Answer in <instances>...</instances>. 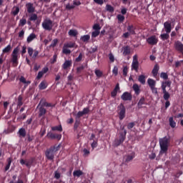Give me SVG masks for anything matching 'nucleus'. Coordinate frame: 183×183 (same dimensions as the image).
<instances>
[{
    "label": "nucleus",
    "mask_w": 183,
    "mask_h": 183,
    "mask_svg": "<svg viewBox=\"0 0 183 183\" xmlns=\"http://www.w3.org/2000/svg\"><path fill=\"white\" fill-rule=\"evenodd\" d=\"M69 36L76 37L78 35L77 30L75 29H71L68 32Z\"/></svg>",
    "instance_id": "30"
},
{
    "label": "nucleus",
    "mask_w": 183,
    "mask_h": 183,
    "mask_svg": "<svg viewBox=\"0 0 183 183\" xmlns=\"http://www.w3.org/2000/svg\"><path fill=\"white\" fill-rule=\"evenodd\" d=\"M42 28L46 31H51L53 29V21L51 19H45L41 24Z\"/></svg>",
    "instance_id": "4"
},
{
    "label": "nucleus",
    "mask_w": 183,
    "mask_h": 183,
    "mask_svg": "<svg viewBox=\"0 0 183 183\" xmlns=\"http://www.w3.org/2000/svg\"><path fill=\"white\" fill-rule=\"evenodd\" d=\"M47 87H48V84H47V82L45 81H41V82L39 84V89L40 90H44V89H46Z\"/></svg>",
    "instance_id": "23"
},
{
    "label": "nucleus",
    "mask_w": 183,
    "mask_h": 183,
    "mask_svg": "<svg viewBox=\"0 0 183 183\" xmlns=\"http://www.w3.org/2000/svg\"><path fill=\"white\" fill-rule=\"evenodd\" d=\"M131 54V47L129 46H124L122 47V55L127 56Z\"/></svg>",
    "instance_id": "11"
},
{
    "label": "nucleus",
    "mask_w": 183,
    "mask_h": 183,
    "mask_svg": "<svg viewBox=\"0 0 183 183\" xmlns=\"http://www.w3.org/2000/svg\"><path fill=\"white\" fill-rule=\"evenodd\" d=\"M79 125H80V121L76 120L74 125V129L76 130L78 129V127H79Z\"/></svg>",
    "instance_id": "57"
},
{
    "label": "nucleus",
    "mask_w": 183,
    "mask_h": 183,
    "mask_svg": "<svg viewBox=\"0 0 183 183\" xmlns=\"http://www.w3.org/2000/svg\"><path fill=\"white\" fill-rule=\"evenodd\" d=\"M117 114L119 115V120H123L126 117V108L124 104L121 103L117 107Z\"/></svg>",
    "instance_id": "3"
},
{
    "label": "nucleus",
    "mask_w": 183,
    "mask_h": 183,
    "mask_svg": "<svg viewBox=\"0 0 183 183\" xmlns=\"http://www.w3.org/2000/svg\"><path fill=\"white\" fill-rule=\"evenodd\" d=\"M94 74H95V75L97 76V77L98 79L102 77L103 75H104L103 72L101 71L99 69H96V70L94 71Z\"/></svg>",
    "instance_id": "36"
},
{
    "label": "nucleus",
    "mask_w": 183,
    "mask_h": 183,
    "mask_svg": "<svg viewBox=\"0 0 183 183\" xmlns=\"http://www.w3.org/2000/svg\"><path fill=\"white\" fill-rule=\"evenodd\" d=\"M20 11V9L19 6H14L13 7V11H11V14H13L14 16H16Z\"/></svg>",
    "instance_id": "37"
},
{
    "label": "nucleus",
    "mask_w": 183,
    "mask_h": 183,
    "mask_svg": "<svg viewBox=\"0 0 183 183\" xmlns=\"http://www.w3.org/2000/svg\"><path fill=\"white\" fill-rule=\"evenodd\" d=\"M132 89L134 91L135 94L139 95L141 93V89L139 86L137 84H134L132 86Z\"/></svg>",
    "instance_id": "19"
},
{
    "label": "nucleus",
    "mask_w": 183,
    "mask_h": 183,
    "mask_svg": "<svg viewBox=\"0 0 183 183\" xmlns=\"http://www.w3.org/2000/svg\"><path fill=\"white\" fill-rule=\"evenodd\" d=\"M27 52L29 56H33V53H34V49L31 47H28L27 48Z\"/></svg>",
    "instance_id": "50"
},
{
    "label": "nucleus",
    "mask_w": 183,
    "mask_h": 183,
    "mask_svg": "<svg viewBox=\"0 0 183 183\" xmlns=\"http://www.w3.org/2000/svg\"><path fill=\"white\" fill-rule=\"evenodd\" d=\"M138 81L142 84L144 85L146 84V76L144 75H140L138 76Z\"/></svg>",
    "instance_id": "29"
},
{
    "label": "nucleus",
    "mask_w": 183,
    "mask_h": 183,
    "mask_svg": "<svg viewBox=\"0 0 183 183\" xmlns=\"http://www.w3.org/2000/svg\"><path fill=\"white\" fill-rule=\"evenodd\" d=\"M159 69L160 68H159V65H157V64L154 65V66L152 71V74L154 77H157L158 76Z\"/></svg>",
    "instance_id": "15"
},
{
    "label": "nucleus",
    "mask_w": 183,
    "mask_h": 183,
    "mask_svg": "<svg viewBox=\"0 0 183 183\" xmlns=\"http://www.w3.org/2000/svg\"><path fill=\"white\" fill-rule=\"evenodd\" d=\"M66 48H74L75 46V43H67L64 44Z\"/></svg>",
    "instance_id": "47"
},
{
    "label": "nucleus",
    "mask_w": 183,
    "mask_h": 183,
    "mask_svg": "<svg viewBox=\"0 0 183 183\" xmlns=\"http://www.w3.org/2000/svg\"><path fill=\"white\" fill-rule=\"evenodd\" d=\"M26 8L29 14H34L35 12V7L34 6V4L27 3L26 4Z\"/></svg>",
    "instance_id": "10"
},
{
    "label": "nucleus",
    "mask_w": 183,
    "mask_h": 183,
    "mask_svg": "<svg viewBox=\"0 0 183 183\" xmlns=\"http://www.w3.org/2000/svg\"><path fill=\"white\" fill-rule=\"evenodd\" d=\"M90 39H91L90 35H84L80 37V41H81L84 43H88Z\"/></svg>",
    "instance_id": "24"
},
{
    "label": "nucleus",
    "mask_w": 183,
    "mask_h": 183,
    "mask_svg": "<svg viewBox=\"0 0 183 183\" xmlns=\"http://www.w3.org/2000/svg\"><path fill=\"white\" fill-rule=\"evenodd\" d=\"M117 19L118 20V22L123 23L125 20V16H122L121 14H119V15L117 16Z\"/></svg>",
    "instance_id": "39"
},
{
    "label": "nucleus",
    "mask_w": 183,
    "mask_h": 183,
    "mask_svg": "<svg viewBox=\"0 0 183 183\" xmlns=\"http://www.w3.org/2000/svg\"><path fill=\"white\" fill-rule=\"evenodd\" d=\"M56 61H57V55H56V54H54V55L53 56V57H52V59H51L50 63H51V64H53L56 63Z\"/></svg>",
    "instance_id": "53"
},
{
    "label": "nucleus",
    "mask_w": 183,
    "mask_h": 183,
    "mask_svg": "<svg viewBox=\"0 0 183 183\" xmlns=\"http://www.w3.org/2000/svg\"><path fill=\"white\" fill-rule=\"evenodd\" d=\"M106 10L110 13L114 12V8L109 4L106 5Z\"/></svg>",
    "instance_id": "40"
},
{
    "label": "nucleus",
    "mask_w": 183,
    "mask_h": 183,
    "mask_svg": "<svg viewBox=\"0 0 183 183\" xmlns=\"http://www.w3.org/2000/svg\"><path fill=\"white\" fill-rule=\"evenodd\" d=\"M169 124L172 128H175L177 127V122L174 120V117H172L169 118Z\"/></svg>",
    "instance_id": "26"
},
{
    "label": "nucleus",
    "mask_w": 183,
    "mask_h": 183,
    "mask_svg": "<svg viewBox=\"0 0 183 183\" xmlns=\"http://www.w3.org/2000/svg\"><path fill=\"white\" fill-rule=\"evenodd\" d=\"M51 131H57L61 132L63 131V128L61 125L55 126L51 127Z\"/></svg>",
    "instance_id": "35"
},
{
    "label": "nucleus",
    "mask_w": 183,
    "mask_h": 183,
    "mask_svg": "<svg viewBox=\"0 0 183 183\" xmlns=\"http://www.w3.org/2000/svg\"><path fill=\"white\" fill-rule=\"evenodd\" d=\"M147 104L146 103V99L144 97H142L140 98L139 102L137 103V106L139 109L142 108V105Z\"/></svg>",
    "instance_id": "20"
},
{
    "label": "nucleus",
    "mask_w": 183,
    "mask_h": 183,
    "mask_svg": "<svg viewBox=\"0 0 183 183\" xmlns=\"http://www.w3.org/2000/svg\"><path fill=\"white\" fill-rule=\"evenodd\" d=\"M32 163H33V160H28L26 162L25 165L27 167H30L31 166Z\"/></svg>",
    "instance_id": "64"
},
{
    "label": "nucleus",
    "mask_w": 183,
    "mask_h": 183,
    "mask_svg": "<svg viewBox=\"0 0 183 183\" xmlns=\"http://www.w3.org/2000/svg\"><path fill=\"white\" fill-rule=\"evenodd\" d=\"M122 72H123V76H124V77L127 76V74H128V72H129V68H128V66H124V67L123 68Z\"/></svg>",
    "instance_id": "45"
},
{
    "label": "nucleus",
    "mask_w": 183,
    "mask_h": 183,
    "mask_svg": "<svg viewBox=\"0 0 183 183\" xmlns=\"http://www.w3.org/2000/svg\"><path fill=\"white\" fill-rule=\"evenodd\" d=\"M93 29H94L95 31H99L101 29L100 25L98 24H96L93 26Z\"/></svg>",
    "instance_id": "58"
},
{
    "label": "nucleus",
    "mask_w": 183,
    "mask_h": 183,
    "mask_svg": "<svg viewBox=\"0 0 183 183\" xmlns=\"http://www.w3.org/2000/svg\"><path fill=\"white\" fill-rule=\"evenodd\" d=\"M37 19H38L37 14L32 13L31 15H29V21H35Z\"/></svg>",
    "instance_id": "31"
},
{
    "label": "nucleus",
    "mask_w": 183,
    "mask_h": 183,
    "mask_svg": "<svg viewBox=\"0 0 183 183\" xmlns=\"http://www.w3.org/2000/svg\"><path fill=\"white\" fill-rule=\"evenodd\" d=\"M109 61H110L112 63L114 62V61H115V57H114V56L113 55L112 53L109 54Z\"/></svg>",
    "instance_id": "49"
},
{
    "label": "nucleus",
    "mask_w": 183,
    "mask_h": 183,
    "mask_svg": "<svg viewBox=\"0 0 183 183\" xmlns=\"http://www.w3.org/2000/svg\"><path fill=\"white\" fill-rule=\"evenodd\" d=\"M27 142H31L34 139V136H31L30 134H27Z\"/></svg>",
    "instance_id": "61"
},
{
    "label": "nucleus",
    "mask_w": 183,
    "mask_h": 183,
    "mask_svg": "<svg viewBox=\"0 0 183 183\" xmlns=\"http://www.w3.org/2000/svg\"><path fill=\"white\" fill-rule=\"evenodd\" d=\"M99 34H100L99 31H95L92 33V37L96 38L99 35Z\"/></svg>",
    "instance_id": "55"
},
{
    "label": "nucleus",
    "mask_w": 183,
    "mask_h": 183,
    "mask_svg": "<svg viewBox=\"0 0 183 183\" xmlns=\"http://www.w3.org/2000/svg\"><path fill=\"white\" fill-rule=\"evenodd\" d=\"M58 44V39H55L53 40L52 43L50 45V47L54 48Z\"/></svg>",
    "instance_id": "56"
},
{
    "label": "nucleus",
    "mask_w": 183,
    "mask_h": 183,
    "mask_svg": "<svg viewBox=\"0 0 183 183\" xmlns=\"http://www.w3.org/2000/svg\"><path fill=\"white\" fill-rule=\"evenodd\" d=\"M46 114V109L42 107H40L39 108L38 117H41L44 116Z\"/></svg>",
    "instance_id": "22"
},
{
    "label": "nucleus",
    "mask_w": 183,
    "mask_h": 183,
    "mask_svg": "<svg viewBox=\"0 0 183 183\" xmlns=\"http://www.w3.org/2000/svg\"><path fill=\"white\" fill-rule=\"evenodd\" d=\"M12 47L11 45L7 46L4 49H3V54H7L11 51Z\"/></svg>",
    "instance_id": "44"
},
{
    "label": "nucleus",
    "mask_w": 183,
    "mask_h": 183,
    "mask_svg": "<svg viewBox=\"0 0 183 183\" xmlns=\"http://www.w3.org/2000/svg\"><path fill=\"white\" fill-rule=\"evenodd\" d=\"M159 37L162 41H165V40L169 39L170 36H169V34L166 33V34H161Z\"/></svg>",
    "instance_id": "33"
},
{
    "label": "nucleus",
    "mask_w": 183,
    "mask_h": 183,
    "mask_svg": "<svg viewBox=\"0 0 183 183\" xmlns=\"http://www.w3.org/2000/svg\"><path fill=\"white\" fill-rule=\"evenodd\" d=\"M89 112H90V110H89V107L84 108L82 110V112H83L84 115L89 114Z\"/></svg>",
    "instance_id": "63"
},
{
    "label": "nucleus",
    "mask_w": 183,
    "mask_h": 183,
    "mask_svg": "<svg viewBox=\"0 0 183 183\" xmlns=\"http://www.w3.org/2000/svg\"><path fill=\"white\" fill-rule=\"evenodd\" d=\"M164 29L165 30V32L167 34L171 33L172 27V23H169V21H166L164 23Z\"/></svg>",
    "instance_id": "12"
},
{
    "label": "nucleus",
    "mask_w": 183,
    "mask_h": 183,
    "mask_svg": "<svg viewBox=\"0 0 183 183\" xmlns=\"http://www.w3.org/2000/svg\"><path fill=\"white\" fill-rule=\"evenodd\" d=\"M122 143H124L123 142H122L120 139H116L114 142V147H119L120 146Z\"/></svg>",
    "instance_id": "42"
},
{
    "label": "nucleus",
    "mask_w": 183,
    "mask_h": 183,
    "mask_svg": "<svg viewBox=\"0 0 183 183\" xmlns=\"http://www.w3.org/2000/svg\"><path fill=\"white\" fill-rule=\"evenodd\" d=\"M127 134V130H124V132H119V137L118 139L124 142L126 139Z\"/></svg>",
    "instance_id": "18"
},
{
    "label": "nucleus",
    "mask_w": 183,
    "mask_h": 183,
    "mask_svg": "<svg viewBox=\"0 0 183 183\" xmlns=\"http://www.w3.org/2000/svg\"><path fill=\"white\" fill-rule=\"evenodd\" d=\"M62 53L66 55H68V54H70L71 51V50L68 49L67 47H65V46H64L62 49Z\"/></svg>",
    "instance_id": "41"
},
{
    "label": "nucleus",
    "mask_w": 183,
    "mask_h": 183,
    "mask_svg": "<svg viewBox=\"0 0 183 183\" xmlns=\"http://www.w3.org/2000/svg\"><path fill=\"white\" fill-rule=\"evenodd\" d=\"M160 146L159 154H167L169 146L170 144V137H164L159 139Z\"/></svg>",
    "instance_id": "2"
},
{
    "label": "nucleus",
    "mask_w": 183,
    "mask_h": 183,
    "mask_svg": "<svg viewBox=\"0 0 183 183\" xmlns=\"http://www.w3.org/2000/svg\"><path fill=\"white\" fill-rule=\"evenodd\" d=\"M83 54L80 53L77 58L75 59L76 62H80L82 60Z\"/></svg>",
    "instance_id": "54"
},
{
    "label": "nucleus",
    "mask_w": 183,
    "mask_h": 183,
    "mask_svg": "<svg viewBox=\"0 0 183 183\" xmlns=\"http://www.w3.org/2000/svg\"><path fill=\"white\" fill-rule=\"evenodd\" d=\"M128 32L131 34V35H135L136 34V27L134 25H128L127 28Z\"/></svg>",
    "instance_id": "14"
},
{
    "label": "nucleus",
    "mask_w": 183,
    "mask_h": 183,
    "mask_svg": "<svg viewBox=\"0 0 183 183\" xmlns=\"http://www.w3.org/2000/svg\"><path fill=\"white\" fill-rule=\"evenodd\" d=\"M46 131V130L45 128H43V127L41 128V131H40V132H39V134H40V137H43L45 135Z\"/></svg>",
    "instance_id": "52"
},
{
    "label": "nucleus",
    "mask_w": 183,
    "mask_h": 183,
    "mask_svg": "<svg viewBox=\"0 0 183 183\" xmlns=\"http://www.w3.org/2000/svg\"><path fill=\"white\" fill-rule=\"evenodd\" d=\"M19 81H21L23 84H30L31 81H26V79L24 76H21L19 78Z\"/></svg>",
    "instance_id": "43"
},
{
    "label": "nucleus",
    "mask_w": 183,
    "mask_h": 183,
    "mask_svg": "<svg viewBox=\"0 0 183 183\" xmlns=\"http://www.w3.org/2000/svg\"><path fill=\"white\" fill-rule=\"evenodd\" d=\"M26 24V19H21L19 20V26H24Z\"/></svg>",
    "instance_id": "46"
},
{
    "label": "nucleus",
    "mask_w": 183,
    "mask_h": 183,
    "mask_svg": "<svg viewBox=\"0 0 183 183\" xmlns=\"http://www.w3.org/2000/svg\"><path fill=\"white\" fill-rule=\"evenodd\" d=\"M36 38V34H31L26 39V42L27 43H31L33 40H34Z\"/></svg>",
    "instance_id": "28"
},
{
    "label": "nucleus",
    "mask_w": 183,
    "mask_h": 183,
    "mask_svg": "<svg viewBox=\"0 0 183 183\" xmlns=\"http://www.w3.org/2000/svg\"><path fill=\"white\" fill-rule=\"evenodd\" d=\"M46 137L50 139L61 140L62 135L59 134H54L52 132H48Z\"/></svg>",
    "instance_id": "7"
},
{
    "label": "nucleus",
    "mask_w": 183,
    "mask_h": 183,
    "mask_svg": "<svg viewBox=\"0 0 183 183\" xmlns=\"http://www.w3.org/2000/svg\"><path fill=\"white\" fill-rule=\"evenodd\" d=\"M134 126H135V123L134 122H131V123H129L127 127L128 129H133V127Z\"/></svg>",
    "instance_id": "59"
},
{
    "label": "nucleus",
    "mask_w": 183,
    "mask_h": 183,
    "mask_svg": "<svg viewBox=\"0 0 183 183\" xmlns=\"http://www.w3.org/2000/svg\"><path fill=\"white\" fill-rule=\"evenodd\" d=\"M23 105V97L20 95L17 98L16 108L19 109Z\"/></svg>",
    "instance_id": "27"
},
{
    "label": "nucleus",
    "mask_w": 183,
    "mask_h": 183,
    "mask_svg": "<svg viewBox=\"0 0 183 183\" xmlns=\"http://www.w3.org/2000/svg\"><path fill=\"white\" fill-rule=\"evenodd\" d=\"M147 42L152 46H154L158 44L159 39L156 36H151L147 39Z\"/></svg>",
    "instance_id": "6"
},
{
    "label": "nucleus",
    "mask_w": 183,
    "mask_h": 183,
    "mask_svg": "<svg viewBox=\"0 0 183 183\" xmlns=\"http://www.w3.org/2000/svg\"><path fill=\"white\" fill-rule=\"evenodd\" d=\"M134 157H135V153L134 152H132L130 154L125 155L124 157V162L128 163V162H131L132 160H133V159Z\"/></svg>",
    "instance_id": "13"
},
{
    "label": "nucleus",
    "mask_w": 183,
    "mask_h": 183,
    "mask_svg": "<svg viewBox=\"0 0 183 183\" xmlns=\"http://www.w3.org/2000/svg\"><path fill=\"white\" fill-rule=\"evenodd\" d=\"M71 66H72V61L66 60L62 64L61 67L64 69H67L68 68L71 67Z\"/></svg>",
    "instance_id": "17"
},
{
    "label": "nucleus",
    "mask_w": 183,
    "mask_h": 183,
    "mask_svg": "<svg viewBox=\"0 0 183 183\" xmlns=\"http://www.w3.org/2000/svg\"><path fill=\"white\" fill-rule=\"evenodd\" d=\"M174 46L177 51L183 52V44L180 41H176L174 44Z\"/></svg>",
    "instance_id": "9"
},
{
    "label": "nucleus",
    "mask_w": 183,
    "mask_h": 183,
    "mask_svg": "<svg viewBox=\"0 0 183 183\" xmlns=\"http://www.w3.org/2000/svg\"><path fill=\"white\" fill-rule=\"evenodd\" d=\"M12 162V159L10 157L7 159V164H6V167H4V171H8L11 167Z\"/></svg>",
    "instance_id": "32"
},
{
    "label": "nucleus",
    "mask_w": 183,
    "mask_h": 183,
    "mask_svg": "<svg viewBox=\"0 0 183 183\" xmlns=\"http://www.w3.org/2000/svg\"><path fill=\"white\" fill-rule=\"evenodd\" d=\"M83 172L82 171H81V170H76V171H74L73 172V175L74 176V177H81V175H83Z\"/></svg>",
    "instance_id": "38"
},
{
    "label": "nucleus",
    "mask_w": 183,
    "mask_h": 183,
    "mask_svg": "<svg viewBox=\"0 0 183 183\" xmlns=\"http://www.w3.org/2000/svg\"><path fill=\"white\" fill-rule=\"evenodd\" d=\"M44 76V74L41 71L38 72V74L36 76V79H40L42 78V76Z\"/></svg>",
    "instance_id": "62"
},
{
    "label": "nucleus",
    "mask_w": 183,
    "mask_h": 183,
    "mask_svg": "<svg viewBox=\"0 0 183 183\" xmlns=\"http://www.w3.org/2000/svg\"><path fill=\"white\" fill-rule=\"evenodd\" d=\"M20 51V48L19 46L14 48V50H13V53H11V62L14 64H18V56H19V52Z\"/></svg>",
    "instance_id": "5"
},
{
    "label": "nucleus",
    "mask_w": 183,
    "mask_h": 183,
    "mask_svg": "<svg viewBox=\"0 0 183 183\" xmlns=\"http://www.w3.org/2000/svg\"><path fill=\"white\" fill-rule=\"evenodd\" d=\"M121 99L123 101H132V95L131 93L125 92L121 96Z\"/></svg>",
    "instance_id": "8"
},
{
    "label": "nucleus",
    "mask_w": 183,
    "mask_h": 183,
    "mask_svg": "<svg viewBox=\"0 0 183 183\" xmlns=\"http://www.w3.org/2000/svg\"><path fill=\"white\" fill-rule=\"evenodd\" d=\"M160 77L162 78L163 79L166 80L169 79V76L167 73L162 72L160 74Z\"/></svg>",
    "instance_id": "48"
},
{
    "label": "nucleus",
    "mask_w": 183,
    "mask_h": 183,
    "mask_svg": "<svg viewBox=\"0 0 183 183\" xmlns=\"http://www.w3.org/2000/svg\"><path fill=\"white\" fill-rule=\"evenodd\" d=\"M19 137H25L26 136V132L24 128H21L18 132Z\"/></svg>",
    "instance_id": "25"
},
{
    "label": "nucleus",
    "mask_w": 183,
    "mask_h": 183,
    "mask_svg": "<svg viewBox=\"0 0 183 183\" xmlns=\"http://www.w3.org/2000/svg\"><path fill=\"white\" fill-rule=\"evenodd\" d=\"M163 98L165 101H168L169 99V98L171 97V95L170 94L167 92V91H165V92H163Z\"/></svg>",
    "instance_id": "34"
},
{
    "label": "nucleus",
    "mask_w": 183,
    "mask_h": 183,
    "mask_svg": "<svg viewBox=\"0 0 183 183\" xmlns=\"http://www.w3.org/2000/svg\"><path fill=\"white\" fill-rule=\"evenodd\" d=\"M60 149V144L59 145H54L50 147L49 149H46L44 155L46 157V159L47 160L54 162V159L55 158V155L57 151H59Z\"/></svg>",
    "instance_id": "1"
},
{
    "label": "nucleus",
    "mask_w": 183,
    "mask_h": 183,
    "mask_svg": "<svg viewBox=\"0 0 183 183\" xmlns=\"http://www.w3.org/2000/svg\"><path fill=\"white\" fill-rule=\"evenodd\" d=\"M98 146V142L97 141H93V142L91 144V147L92 149H95Z\"/></svg>",
    "instance_id": "60"
},
{
    "label": "nucleus",
    "mask_w": 183,
    "mask_h": 183,
    "mask_svg": "<svg viewBox=\"0 0 183 183\" xmlns=\"http://www.w3.org/2000/svg\"><path fill=\"white\" fill-rule=\"evenodd\" d=\"M147 84H148L149 88H153V87L156 86L157 81L154 79L149 78L147 79Z\"/></svg>",
    "instance_id": "21"
},
{
    "label": "nucleus",
    "mask_w": 183,
    "mask_h": 183,
    "mask_svg": "<svg viewBox=\"0 0 183 183\" xmlns=\"http://www.w3.org/2000/svg\"><path fill=\"white\" fill-rule=\"evenodd\" d=\"M112 73L113 74H114V76H117L119 74V69L117 66H114V69L112 70Z\"/></svg>",
    "instance_id": "51"
},
{
    "label": "nucleus",
    "mask_w": 183,
    "mask_h": 183,
    "mask_svg": "<svg viewBox=\"0 0 183 183\" xmlns=\"http://www.w3.org/2000/svg\"><path fill=\"white\" fill-rule=\"evenodd\" d=\"M139 62L132 61L131 69L134 70L136 72L139 71Z\"/></svg>",
    "instance_id": "16"
}]
</instances>
